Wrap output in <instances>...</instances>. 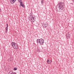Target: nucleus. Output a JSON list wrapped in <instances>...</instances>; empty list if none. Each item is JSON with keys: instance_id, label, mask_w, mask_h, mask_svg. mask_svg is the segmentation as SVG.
Here are the masks:
<instances>
[{"instance_id": "nucleus-1", "label": "nucleus", "mask_w": 74, "mask_h": 74, "mask_svg": "<svg viewBox=\"0 0 74 74\" xmlns=\"http://www.w3.org/2000/svg\"><path fill=\"white\" fill-rule=\"evenodd\" d=\"M29 17V19L31 22H34V21H36V17H35V16L31 15Z\"/></svg>"}, {"instance_id": "nucleus-2", "label": "nucleus", "mask_w": 74, "mask_h": 74, "mask_svg": "<svg viewBox=\"0 0 74 74\" xmlns=\"http://www.w3.org/2000/svg\"><path fill=\"white\" fill-rule=\"evenodd\" d=\"M58 5V7H59L60 9L61 10H63L64 8V7H65V5H64V3L62 2L59 3Z\"/></svg>"}, {"instance_id": "nucleus-3", "label": "nucleus", "mask_w": 74, "mask_h": 74, "mask_svg": "<svg viewBox=\"0 0 74 74\" xmlns=\"http://www.w3.org/2000/svg\"><path fill=\"white\" fill-rule=\"evenodd\" d=\"M42 24L44 28H45L46 27H48V24L47 23H44Z\"/></svg>"}, {"instance_id": "nucleus-4", "label": "nucleus", "mask_w": 74, "mask_h": 74, "mask_svg": "<svg viewBox=\"0 0 74 74\" xmlns=\"http://www.w3.org/2000/svg\"><path fill=\"white\" fill-rule=\"evenodd\" d=\"M40 41L39 43L40 45H43V44H44V40L41 38L40 39Z\"/></svg>"}, {"instance_id": "nucleus-5", "label": "nucleus", "mask_w": 74, "mask_h": 74, "mask_svg": "<svg viewBox=\"0 0 74 74\" xmlns=\"http://www.w3.org/2000/svg\"><path fill=\"white\" fill-rule=\"evenodd\" d=\"M13 48H14V49H18V48H19V47H18V44L16 43H15V45L14 46V47H13Z\"/></svg>"}, {"instance_id": "nucleus-6", "label": "nucleus", "mask_w": 74, "mask_h": 74, "mask_svg": "<svg viewBox=\"0 0 74 74\" xmlns=\"http://www.w3.org/2000/svg\"><path fill=\"white\" fill-rule=\"evenodd\" d=\"M66 36L67 39L70 38V33L69 32H68L67 34H66Z\"/></svg>"}, {"instance_id": "nucleus-7", "label": "nucleus", "mask_w": 74, "mask_h": 74, "mask_svg": "<svg viewBox=\"0 0 74 74\" xmlns=\"http://www.w3.org/2000/svg\"><path fill=\"white\" fill-rule=\"evenodd\" d=\"M10 3H11V4H13L15 1H16V0H10Z\"/></svg>"}, {"instance_id": "nucleus-8", "label": "nucleus", "mask_w": 74, "mask_h": 74, "mask_svg": "<svg viewBox=\"0 0 74 74\" xmlns=\"http://www.w3.org/2000/svg\"><path fill=\"white\" fill-rule=\"evenodd\" d=\"M47 63V64H51V60H48Z\"/></svg>"}, {"instance_id": "nucleus-9", "label": "nucleus", "mask_w": 74, "mask_h": 74, "mask_svg": "<svg viewBox=\"0 0 74 74\" xmlns=\"http://www.w3.org/2000/svg\"><path fill=\"white\" fill-rule=\"evenodd\" d=\"M15 43H16L14 42H12L11 43V44L12 46V47H14V45L15 44Z\"/></svg>"}, {"instance_id": "nucleus-10", "label": "nucleus", "mask_w": 74, "mask_h": 74, "mask_svg": "<svg viewBox=\"0 0 74 74\" xmlns=\"http://www.w3.org/2000/svg\"><path fill=\"white\" fill-rule=\"evenodd\" d=\"M18 1L20 3V4H22L23 3L22 0H18Z\"/></svg>"}, {"instance_id": "nucleus-11", "label": "nucleus", "mask_w": 74, "mask_h": 74, "mask_svg": "<svg viewBox=\"0 0 74 74\" xmlns=\"http://www.w3.org/2000/svg\"><path fill=\"white\" fill-rule=\"evenodd\" d=\"M40 39H37V42L38 43V44L40 43Z\"/></svg>"}, {"instance_id": "nucleus-12", "label": "nucleus", "mask_w": 74, "mask_h": 74, "mask_svg": "<svg viewBox=\"0 0 74 74\" xmlns=\"http://www.w3.org/2000/svg\"><path fill=\"white\" fill-rule=\"evenodd\" d=\"M44 0H41V3L42 4H44Z\"/></svg>"}, {"instance_id": "nucleus-13", "label": "nucleus", "mask_w": 74, "mask_h": 74, "mask_svg": "<svg viewBox=\"0 0 74 74\" xmlns=\"http://www.w3.org/2000/svg\"><path fill=\"white\" fill-rule=\"evenodd\" d=\"M20 5H21V7H23V8L25 7V5H24L22 4V3L20 4Z\"/></svg>"}, {"instance_id": "nucleus-14", "label": "nucleus", "mask_w": 74, "mask_h": 74, "mask_svg": "<svg viewBox=\"0 0 74 74\" xmlns=\"http://www.w3.org/2000/svg\"><path fill=\"white\" fill-rule=\"evenodd\" d=\"M5 29L6 30V31H5V32L6 33H7V31H8V27H6Z\"/></svg>"}, {"instance_id": "nucleus-15", "label": "nucleus", "mask_w": 74, "mask_h": 74, "mask_svg": "<svg viewBox=\"0 0 74 74\" xmlns=\"http://www.w3.org/2000/svg\"><path fill=\"white\" fill-rule=\"evenodd\" d=\"M14 70H17V68L15 67L14 68Z\"/></svg>"}, {"instance_id": "nucleus-16", "label": "nucleus", "mask_w": 74, "mask_h": 74, "mask_svg": "<svg viewBox=\"0 0 74 74\" xmlns=\"http://www.w3.org/2000/svg\"><path fill=\"white\" fill-rule=\"evenodd\" d=\"M7 27H8V24H6Z\"/></svg>"}, {"instance_id": "nucleus-17", "label": "nucleus", "mask_w": 74, "mask_h": 74, "mask_svg": "<svg viewBox=\"0 0 74 74\" xmlns=\"http://www.w3.org/2000/svg\"><path fill=\"white\" fill-rule=\"evenodd\" d=\"M1 8H0V12H1Z\"/></svg>"}, {"instance_id": "nucleus-18", "label": "nucleus", "mask_w": 74, "mask_h": 74, "mask_svg": "<svg viewBox=\"0 0 74 74\" xmlns=\"http://www.w3.org/2000/svg\"><path fill=\"white\" fill-rule=\"evenodd\" d=\"M73 1H74V0H73Z\"/></svg>"}, {"instance_id": "nucleus-19", "label": "nucleus", "mask_w": 74, "mask_h": 74, "mask_svg": "<svg viewBox=\"0 0 74 74\" xmlns=\"http://www.w3.org/2000/svg\"><path fill=\"white\" fill-rule=\"evenodd\" d=\"M20 6L21 7V5H20Z\"/></svg>"}, {"instance_id": "nucleus-20", "label": "nucleus", "mask_w": 74, "mask_h": 74, "mask_svg": "<svg viewBox=\"0 0 74 74\" xmlns=\"http://www.w3.org/2000/svg\"><path fill=\"white\" fill-rule=\"evenodd\" d=\"M59 12H60V11H59Z\"/></svg>"}]
</instances>
